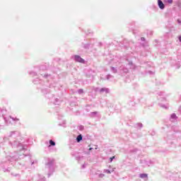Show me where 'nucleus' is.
Returning <instances> with one entry per match:
<instances>
[{
  "mask_svg": "<svg viewBox=\"0 0 181 181\" xmlns=\"http://www.w3.org/2000/svg\"><path fill=\"white\" fill-rule=\"evenodd\" d=\"M49 144H50V145H52V146H54V145H56V143H54V141H52V140L49 141Z\"/></svg>",
  "mask_w": 181,
  "mask_h": 181,
  "instance_id": "nucleus-5",
  "label": "nucleus"
},
{
  "mask_svg": "<svg viewBox=\"0 0 181 181\" xmlns=\"http://www.w3.org/2000/svg\"><path fill=\"white\" fill-rule=\"evenodd\" d=\"M140 177H141V178L148 177V175H146V174H141L140 175Z\"/></svg>",
  "mask_w": 181,
  "mask_h": 181,
  "instance_id": "nucleus-4",
  "label": "nucleus"
},
{
  "mask_svg": "<svg viewBox=\"0 0 181 181\" xmlns=\"http://www.w3.org/2000/svg\"><path fill=\"white\" fill-rule=\"evenodd\" d=\"M115 158V156H113L112 158H110V162H112V160Z\"/></svg>",
  "mask_w": 181,
  "mask_h": 181,
  "instance_id": "nucleus-7",
  "label": "nucleus"
},
{
  "mask_svg": "<svg viewBox=\"0 0 181 181\" xmlns=\"http://www.w3.org/2000/svg\"><path fill=\"white\" fill-rule=\"evenodd\" d=\"M141 40H144V38H141Z\"/></svg>",
  "mask_w": 181,
  "mask_h": 181,
  "instance_id": "nucleus-10",
  "label": "nucleus"
},
{
  "mask_svg": "<svg viewBox=\"0 0 181 181\" xmlns=\"http://www.w3.org/2000/svg\"><path fill=\"white\" fill-rule=\"evenodd\" d=\"M75 60L76 62H78L79 63H84V59L77 55L75 56Z\"/></svg>",
  "mask_w": 181,
  "mask_h": 181,
  "instance_id": "nucleus-1",
  "label": "nucleus"
},
{
  "mask_svg": "<svg viewBox=\"0 0 181 181\" xmlns=\"http://www.w3.org/2000/svg\"><path fill=\"white\" fill-rule=\"evenodd\" d=\"M81 139H83V136H81V135H78L76 138L77 142H80Z\"/></svg>",
  "mask_w": 181,
  "mask_h": 181,
  "instance_id": "nucleus-3",
  "label": "nucleus"
},
{
  "mask_svg": "<svg viewBox=\"0 0 181 181\" xmlns=\"http://www.w3.org/2000/svg\"><path fill=\"white\" fill-rule=\"evenodd\" d=\"M158 6L160 9H165V4H163V2H162V1L158 0Z\"/></svg>",
  "mask_w": 181,
  "mask_h": 181,
  "instance_id": "nucleus-2",
  "label": "nucleus"
},
{
  "mask_svg": "<svg viewBox=\"0 0 181 181\" xmlns=\"http://www.w3.org/2000/svg\"><path fill=\"white\" fill-rule=\"evenodd\" d=\"M168 4H173V0H168Z\"/></svg>",
  "mask_w": 181,
  "mask_h": 181,
  "instance_id": "nucleus-6",
  "label": "nucleus"
},
{
  "mask_svg": "<svg viewBox=\"0 0 181 181\" xmlns=\"http://www.w3.org/2000/svg\"><path fill=\"white\" fill-rule=\"evenodd\" d=\"M172 118H175L176 117V115L173 114L171 115Z\"/></svg>",
  "mask_w": 181,
  "mask_h": 181,
  "instance_id": "nucleus-8",
  "label": "nucleus"
},
{
  "mask_svg": "<svg viewBox=\"0 0 181 181\" xmlns=\"http://www.w3.org/2000/svg\"><path fill=\"white\" fill-rule=\"evenodd\" d=\"M179 40H180V42H181V36L179 37Z\"/></svg>",
  "mask_w": 181,
  "mask_h": 181,
  "instance_id": "nucleus-9",
  "label": "nucleus"
}]
</instances>
